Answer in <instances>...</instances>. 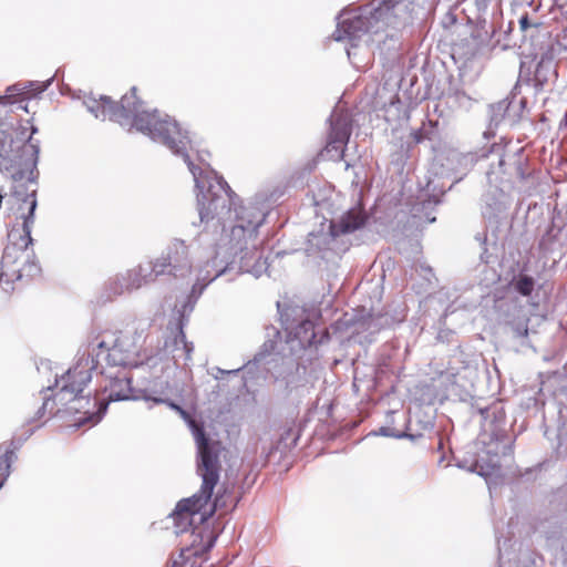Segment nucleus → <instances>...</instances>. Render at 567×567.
Here are the masks:
<instances>
[{
	"instance_id": "obj_1",
	"label": "nucleus",
	"mask_w": 567,
	"mask_h": 567,
	"mask_svg": "<svg viewBox=\"0 0 567 567\" xmlns=\"http://www.w3.org/2000/svg\"><path fill=\"white\" fill-rule=\"evenodd\" d=\"M267 213L258 205L249 203L234 207V224L224 229L216 254L200 270L192 291L184 298L177 309V334L174 344L182 346L184 360L190 361L194 351L193 342L186 340L184 327L205 288L228 270L237 269L241 274H251L258 278L267 269V261L261 256L258 229L264 225Z\"/></svg>"
},
{
	"instance_id": "obj_2",
	"label": "nucleus",
	"mask_w": 567,
	"mask_h": 567,
	"mask_svg": "<svg viewBox=\"0 0 567 567\" xmlns=\"http://www.w3.org/2000/svg\"><path fill=\"white\" fill-rule=\"evenodd\" d=\"M84 105L96 118L103 121L109 118L128 130L134 127L153 141L164 144L173 154L182 156L194 177L195 186L203 192L205 188L202 182L203 169L196 166L188 155L190 146L188 133L183 131L171 116L162 117L157 110L144 111L143 102L136 96L135 86L122 96L118 104L106 95H101L100 99L90 95L85 97Z\"/></svg>"
},
{
	"instance_id": "obj_3",
	"label": "nucleus",
	"mask_w": 567,
	"mask_h": 567,
	"mask_svg": "<svg viewBox=\"0 0 567 567\" xmlns=\"http://www.w3.org/2000/svg\"><path fill=\"white\" fill-rule=\"evenodd\" d=\"M39 147L30 141L13 140L0 125V172L12 183L10 194L0 192V209L9 220L8 230H16L24 238L31 237L37 208Z\"/></svg>"
},
{
	"instance_id": "obj_4",
	"label": "nucleus",
	"mask_w": 567,
	"mask_h": 567,
	"mask_svg": "<svg viewBox=\"0 0 567 567\" xmlns=\"http://www.w3.org/2000/svg\"><path fill=\"white\" fill-rule=\"evenodd\" d=\"M140 339L135 332L107 334L101 340L96 338L90 343L91 351L87 355L80 358L76 364L61 377V380H55L56 385L61 383L55 398L65 403L76 400L91 381V372L100 367L101 357L111 369L138 367L143 362Z\"/></svg>"
},
{
	"instance_id": "obj_5",
	"label": "nucleus",
	"mask_w": 567,
	"mask_h": 567,
	"mask_svg": "<svg viewBox=\"0 0 567 567\" xmlns=\"http://www.w3.org/2000/svg\"><path fill=\"white\" fill-rule=\"evenodd\" d=\"M400 0H371L369 3L339 13L333 39L336 41L348 40L351 47H355V41L364 34L378 35L386 32L396 21L395 10L400 6Z\"/></svg>"
},
{
	"instance_id": "obj_6",
	"label": "nucleus",
	"mask_w": 567,
	"mask_h": 567,
	"mask_svg": "<svg viewBox=\"0 0 567 567\" xmlns=\"http://www.w3.org/2000/svg\"><path fill=\"white\" fill-rule=\"evenodd\" d=\"M154 403L167 404L171 409L175 410L188 424L196 443L197 450V466L196 473L200 478H205V485L209 486L213 480L216 478V470H221L220 466V453L223 445L219 441L209 439L204 430V426L197 423L192 415L184 410L181 405L174 403L168 399L163 398H150Z\"/></svg>"
},
{
	"instance_id": "obj_7",
	"label": "nucleus",
	"mask_w": 567,
	"mask_h": 567,
	"mask_svg": "<svg viewBox=\"0 0 567 567\" xmlns=\"http://www.w3.org/2000/svg\"><path fill=\"white\" fill-rule=\"evenodd\" d=\"M220 470H216V478L209 486L205 485V478H202V486L197 493L188 498L181 499L174 512L172 518L174 520V527L176 534L185 533L192 526V523L196 516H199V522H207L219 507L226 505L224 495L219 492L216 494L213 502L212 496L214 488L219 481Z\"/></svg>"
},
{
	"instance_id": "obj_8",
	"label": "nucleus",
	"mask_w": 567,
	"mask_h": 567,
	"mask_svg": "<svg viewBox=\"0 0 567 567\" xmlns=\"http://www.w3.org/2000/svg\"><path fill=\"white\" fill-rule=\"evenodd\" d=\"M31 244V237L24 238L16 230H8V245L1 259L0 285H9L23 277H34L40 272L39 265L30 261L25 252Z\"/></svg>"
},
{
	"instance_id": "obj_9",
	"label": "nucleus",
	"mask_w": 567,
	"mask_h": 567,
	"mask_svg": "<svg viewBox=\"0 0 567 567\" xmlns=\"http://www.w3.org/2000/svg\"><path fill=\"white\" fill-rule=\"evenodd\" d=\"M365 214L358 208H351L338 220H332L329 233L310 234L308 250H317L323 255L334 249L337 237L354 233L364 226Z\"/></svg>"
},
{
	"instance_id": "obj_10",
	"label": "nucleus",
	"mask_w": 567,
	"mask_h": 567,
	"mask_svg": "<svg viewBox=\"0 0 567 567\" xmlns=\"http://www.w3.org/2000/svg\"><path fill=\"white\" fill-rule=\"evenodd\" d=\"M102 374H104L109 380V383L104 385V393H106V399L99 401L97 411L90 414V416L84 420V423H99L103 415L106 413L110 402L135 399L132 388V379L130 372H127L125 369H118L115 372L102 371ZM81 424H83V422H81Z\"/></svg>"
},
{
	"instance_id": "obj_11",
	"label": "nucleus",
	"mask_w": 567,
	"mask_h": 567,
	"mask_svg": "<svg viewBox=\"0 0 567 567\" xmlns=\"http://www.w3.org/2000/svg\"><path fill=\"white\" fill-rule=\"evenodd\" d=\"M153 272L159 276L185 278L192 271L189 249L184 240L174 239L161 258L152 261Z\"/></svg>"
},
{
	"instance_id": "obj_12",
	"label": "nucleus",
	"mask_w": 567,
	"mask_h": 567,
	"mask_svg": "<svg viewBox=\"0 0 567 567\" xmlns=\"http://www.w3.org/2000/svg\"><path fill=\"white\" fill-rule=\"evenodd\" d=\"M330 131L324 151L330 159L341 161L352 133V117L346 110L336 109L329 117Z\"/></svg>"
},
{
	"instance_id": "obj_13",
	"label": "nucleus",
	"mask_w": 567,
	"mask_h": 567,
	"mask_svg": "<svg viewBox=\"0 0 567 567\" xmlns=\"http://www.w3.org/2000/svg\"><path fill=\"white\" fill-rule=\"evenodd\" d=\"M216 186L218 188V193L213 190L215 187L214 185H209V196L203 195V198L198 197L197 199L202 221L212 219L214 215L218 213L219 208H224L226 206L227 202L229 203V206L235 205L234 198L236 194L221 176L216 177ZM229 210H231V207H229Z\"/></svg>"
},
{
	"instance_id": "obj_14",
	"label": "nucleus",
	"mask_w": 567,
	"mask_h": 567,
	"mask_svg": "<svg viewBox=\"0 0 567 567\" xmlns=\"http://www.w3.org/2000/svg\"><path fill=\"white\" fill-rule=\"evenodd\" d=\"M158 278V275L153 272L152 261L147 267L142 265L127 270L126 274L115 277L109 284L112 296H120L125 292H132L146 286Z\"/></svg>"
},
{
	"instance_id": "obj_15",
	"label": "nucleus",
	"mask_w": 567,
	"mask_h": 567,
	"mask_svg": "<svg viewBox=\"0 0 567 567\" xmlns=\"http://www.w3.org/2000/svg\"><path fill=\"white\" fill-rule=\"evenodd\" d=\"M497 173H502L504 175L502 181H526L532 175V171L529 168L528 157L524 154L523 148L515 153L503 155L498 159V171L496 172L493 169L488 173V177L491 178L492 175Z\"/></svg>"
},
{
	"instance_id": "obj_16",
	"label": "nucleus",
	"mask_w": 567,
	"mask_h": 567,
	"mask_svg": "<svg viewBox=\"0 0 567 567\" xmlns=\"http://www.w3.org/2000/svg\"><path fill=\"white\" fill-rule=\"evenodd\" d=\"M525 107L526 99L518 97L514 92H512L509 99L507 97L491 105V125L497 126L503 120H507L511 124L518 122Z\"/></svg>"
},
{
	"instance_id": "obj_17",
	"label": "nucleus",
	"mask_w": 567,
	"mask_h": 567,
	"mask_svg": "<svg viewBox=\"0 0 567 567\" xmlns=\"http://www.w3.org/2000/svg\"><path fill=\"white\" fill-rule=\"evenodd\" d=\"M555 45H559V42L547 45V51L542 53L540 60L536 65L533 81L534 85L538 89H542L557 78V71L554 63Z\"/></svg>"
},
{
	"instance_id": "obj_18",
	"label": "nucleus",
	"mask_w": 567,
	"mask_h": 567,
	"mask_svg": "<svg viewBox=\"0 0 567 567\" xmlns=\"http://www.w3.org/2000/svg\"><path fill=\"white\" fill-rule=\"evenodd\" d=\"M545 38L548 39V45L550 43H555L550 39V32L548 31L547 27L538 20H535V23H533V25H530L528 31H526L525 33L522 34L523 43H529L530 51L535 55L538 54V51L543 50V45H542L543 42L540 40L545 39Z\"/></svg>"
},
{
	"instance_id": "obj_19",
	"label": "nucleus",
	"mask_w": 567,
	"mask_h": 567,
	"mask_svg": "<svg viewBox=\"0 0 567 567\" xmlns=\"http://www.w3.org/2000/svg\"><path fill=\"white\" fill-rule=\"evenodd\" d=\"M52 79L48 80L47 82H29L25 85L22 84H14L10 87H8L9 96L11 97H21L22 100L31 99L33 96H37L38 94L44 92L48 86L51 84Z\"/></svg>"
},
{
	"instance_id": "obj_20",
	"label": "nucleus",
	"mask_w": 567,
	"mask_h": 567,
	"mask_svg": "<svg viewBox=\"0 0 567 567\" xmlns=\"http://www.w3.org/2000/svg\"><path fill=\"white\" fill-rule=\"evenodd\" d=\"M315 328V323L311 320L301 321L291 333L293 336L292 340H297L302 349L316 344L318 341L316 340L317 333Z\"/></svg>"
},
{
	"instance_id": "obj_21",
	"label": "nucleus",
	"mask_w": 567,
	"mask_h": 567,
	"mask_svg": "<svg viewBox=\"0 0 567 567\" xmlns=\"http://www.w3.org/2000/svg\"><path fill=\"white\" fill-rule=\"evenodd\" d=\"M525 271L526 266L520 269L518 275L513 277L509 287L522 297H530L535 289V279Z\"/></svg>"
},
{
	"instance_id": "obj_22",
	"label": "nucleus",
	"mask_w": 567,
	"mask_h": 567,
	"mask_svg": "<svg viewBox=\"0 0 567 567\" xmlns=\"http://www.w3.org/2000/svg\"><path fill=\"white\" fill-rule=\"evenodd\" d=\"M480 44L478 38L472 33L468 38H464L460 42L454 43L453 52L454 54L463 55L468 59L477 53Z\"/></svg>"
},
{
	"instance_id": "obj_23",
	"label": "nucleus",
	"mask_w": 567,
	"mask_h": 567,
	"mask_svg": "<svg viewBox=\"0 0 567 567\" xmlns=\"http://www.w3.org/2000/svg\"><path fill=\"white\" fill-rule=\"evenodd\" d=\"M279 338L280 332L275 330V338L266 340L260 350L255 354L254 359L247 363V365L262 363L269 355L274 354L278 344L277 339Z\"/></svg>"
},
{
	"instance_id": "obj_24",
	"label": "nucleus",
	"mask_w": 567,
	"mask_h": 567,
	"mask_svg": "<svg viewBox=\"0 0 567 567\" xmlns=\"http://www.w3.org/2000/svg\"><path fill=\"white\" fill-rule=\"evenodd\" d=\"M472 471L484 477L492 476L499 471L498 460L492 458L486 464H483L481 460H476L473 464Z\"/></svg>"
},
{
	"instance_id": "obj_25",
	"label": "nucleus",
	"mask_w": 567,
	"mask_h": 567,
	"mask_svg": "<svg viewBox=\"0 0 567 567\" xmlns=\"http://www.w3.org/2000/svg\"><path fill=\"white\" fill-rule=\"evenodd\" d=\"M424 125H426V130H425V137L427 141H436L440 138V133H439V123L437 122H433L431 120L424 122Z\"/></svg>"
},
{
	"instance_id": "obj_26",
	"label": "nucleus",
	"mask_w": 567,
	"mask_h": 567,
	"mask_svg": "<svg viewBox=\"0 0 567 567\" xmlns=\"http://www.w3.org/2000/svg\"><path fill=\"white\" fill-rule=\"evenodd\" d=\"M410 431H411V429L409 427L406 432H403V433H400V434H394V433H390V432H389V429H386V427H381V429H380V431H379V433H380L381 435H384V436L409 437V439H410V440H412V441H415V440L421 439V437L423 436V434H422V433H416V434H415V433H412V432H410Z\"/></svg>"
},
{
	"instance_id": "obj_27",
	"label": "nucleus",
	"mask_w": 567,
	"mask_h": 567,
	"mask_svg": "<svg viewBox=\"0 0 567 567\" xmlns=\"http://www.w3.org/2000/svg\"><path fill=\"white\" fill-rule=\"evenodd\" d=\"M551 231H553V227H549L547 233L540 238L539 244H538L540 250H549L550 245L556 239V235H551Z\"/></svg>"
},
{
	"instance_id": "obj_28",
	"label": "nucleus",
	"mask_w": 567,
	"mask_h": 567,
	"mask_svg": "<svg viewBox=\"0 0 567 567\" xmlns=\"http://www.w3.org/2000/svg\"><path fill=\"white\" fill-rule=\"evenodd\" d=\"M425 130H426V125H424V122H423V123H422V125H421V127H419V128H416V130L412 131V133H411V137H412V140H413V142H414L415 144H420V143H422L423 141H425V140H426V137H425V133H424V132H425Z\"/></svg>"
},
{
	"instance_id": "obj_29",
	"label": "nucleus",
	"mask_w": 567,
	"mask_h": 567,
	"mask_svg": "<svg viewBox=\"0 0 567 567\" xmlns=\"http://www.w3.org/2000/svg\"><path fill=\"white\" fill-rule=\"evenodd\" d=\"M533 23H535V20L529 19L528 13L522 14L518 19L519 31L522 32V34L528 31Z\"/></svg>"
},
{
	"instance_id": "obj_30",
	"label": "nucleus",
	"mask_w": 567,
	"mask_h": 567,
	"mask_svg": "<svg viewBox=\"0 0 567 567\" xmlns=\"http://www.w3.org/2000/svg\"><path fill=\"white\" fill-rule=\"evenodd\" d=\"M53 405L54 401L51 398H45L42 406L37 412L38 419L44 416L48 409H50V413H53Z\"/></svg>"
},
{
	"instance_id": "obj_31",
	"label": "nucleus",
	"mask_w": 567,
	"mask_h": 567,
	"mask_svg": "<svg viewBox=\"0 0 567 567\" xmlns=\"http://www.w3.org/2000/svg\"><path fill=\"white\" fill-rule=\"evenodd\" d=\"M444 193L445 192L443 189H441L437 194L430 195L429 200H424L423 205H425L426 203L433 204V205H439L442 202V197L444 196Z\"/></svg>"
},
{
	"instance_id": "obj_32",
	"label": "nucleus",
	"mask_w": 567,
	"mask_h": 567,
	"mask_svg": "<svg viewBox=\"0 0 567 567\" xmlns=\"http://www.w3.org/2000/svg\"><path fill=\"white\" fill-rule=\"evenodd\" d=\"M241 369H243V367L237 368V369H233V370H224V369H220V368H215L217 373L214 374V377L216 379H221V375H224V374H237Z\"/></svg>"
},
{
	"instance_id": "obj_33",
	"label": "nucleus",
	"mask_w": 567,
	"mask_h": 567,
	"mask_svg": "<svg viewBox=\"0 0 567 567\" xmlns=\"http://www.w3.org/2000/svg\"><path fill=\"white\" fill-rule=\"evenodd\" d=\"M514 330L518 337H526L528 334V328L526 323L516 324Z\"/></svg>"
},
{
	"instance_id": "obj_34",
	"label": "nucleus",
	"mask_w": 567,
	"mask_h": 567,
	"mask_svg": "<svg viewBox=\"0 0 567 567\" xmlns=\"http://www.w3.org/2000/svg\"><path fill=\"white\" fill-rule=\"evenodd\" d=\"M493 0H475L476 6L480 10H484Z\"/></svg>"
},
{
	"instance_id": "obj_35",
	"label": "nucleus",
	"mask_w": 567,
	"mask_h": 567,
	"mask_svg": "<svg viewBox=\"0 0 567 567\" xmlns=\"http://www.w3.org/2000/svg\"><path fill=\"white\" fill-rule=\"evenodd\" d=\"M434 427L433 423L432 422H426L423 426V430L425 431H432Z\"/></svg>"
},
{
	"instance_id": "obj_36",
	"label": "nucleus",
	"mask_w": 567,
	"mask_h": 567,
	"mask_svg": "<svg viewBox=\"0 0 567 567\" xmlns=\"http://www.w3.org/2000/svg\"><path fill=\"white\" fill-rule=\"evenodd\" d=\"M481 414L486 419L488 416V409H482Z\"/></svg>"
},
{
	"instance_id": "obj_37",
	"label": "nucleus",
	"mask_w": 567,
	"mask_h": 567,
	"mask_svg": "<svg viewBox=\"0 0 567 567\" xmlns=\"http://www.w3.org/2000/svg\"><path fill=\"white\" fill-rule=\"evenodd\" d=\"M427 220H429L430 223H433V221L435 220V217L427 218Z\"/></svg>"
},
{
	"instance_id": "obj_38",
	"label": "nucleus",
	"mask_w": 567,
	"mask_h": 567,
	"mask_svg": "<svg viewBox=\"0 0 567 567\" xmlns=\"http://www.w3.org/2000/svg\"><path fill=\"white\" fill-rule=\"evenodd\" d=\"M386 38H393V34L386 32Z\"/></svg>"
},
{
	"instance_id": "obj_39",
	"label": "nucleus",
	"mask_w": 567,
	"mask_h": 567,
	"mask_svg": "<svg viewBox=\"0 0 567 567\" xmlns=\"http://www.w3.org/2000/svg\"><path fill=\"white\" fill-rule=\"evenodd\" d=\"M347 54H348V56L350 58L351 52H350V50H349V49L347 50Z\"/></svg>"
},
{
	"instance_id": "obj_40",
	"label": "nucleus",
	"mask_w": 567,
	"mask_h": 567,
	"mask_svg": "<svg viewBox=\"0 0 567 567\" xmlns=\"http://www.w3.org/2000/svg\"><path fill=\"white\" fill-rule=\"evenodd\" d=\"M403 0H400V3H402Z\"/></svg>"
}]
</instances>
